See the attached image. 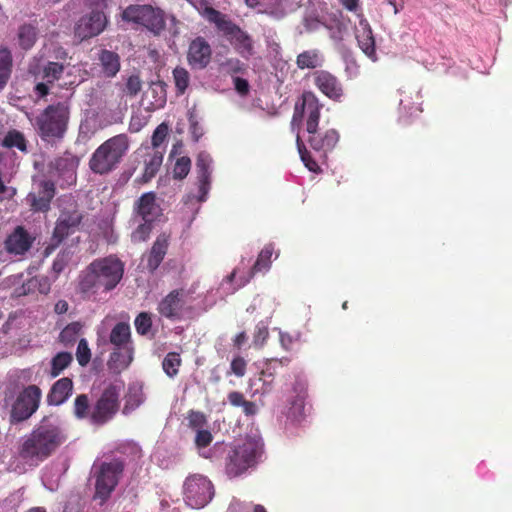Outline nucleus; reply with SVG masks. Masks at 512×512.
Masks as SVG:
<instances>
[{
	"label": "nucleus",
	"instance_id": "obj_1",
	"mask_svg": "<svg viewBox=\"0 0 512 512\" xmlns=\"http://www.w3.org/2000/svg\"><path fill=\"white\" fill-rule=\"evenodd\" d=\"M67 439L61 422L54 417L44 418L24 439L19 454L30 463L48 458Z\"/></svg>",
	"mask_w": 512,
	"mask_h": 512
},
{
	"label": "nucleus",
	"instance_id": "obj_2",
	"mask_svg": "<svg viewBox=\"0 0 512 512\" xmlns=\"http://www.w3.org/2000/svg\"><path fill=\"white\" fill-rule=\"evenodd\" d=\"M320 118V106L311 93L304 94L301 102L296 103L291 122L292 130L299 127L306 120V130L310 136L309 143L316 151H331L339 141V134L335 129L327 130L324 134H316Z\"/></svg>",
	"mask_w": 512,
	"mask_h": 512
},
{
	"label": "nucleus",
	"instance_id": "obj_3",
	"mask_svg": "<svg viewBox=\"0 0 512 512\" xmlns=\"http://www.w3.org/2000/svg\"><path fill=\"white\" fill-rule=\"evenodd\" d=\"M37 135L44 141H56L64 137L70 119V107L67 102L48 105L37 115L24 110Z\"/></svg>",
	"mask_w": 512,
	"mask_h": 512
},
{
	"label": "nucleus",
	"instance_id": "obj_4",
	"mask_svg": "<svg viewBox=\"0 0 512 512\" xmlns=\"http://www.w3.org/2000/svg\"><path fill=\"white\" fill-rule=\"evenodd\" d=\"M124 272L123 263L114 256L93 261L81 276L79 289L85 294L96 293L100 288L113 289L121 280Z\"/></svg>",
	"mask_w": 512,
	"mask_h": 512
},
{
	"label": "nucleus",
	"instance_id": "obj_5",
	"mask_svg": "<svg viewBox=\"0 0 512 512\" xmlns=\"http://www.w3.org/2000/svg\"><path fill=\"white\" fill-rule=\"evenodd\" d=\"M263 441L258 431H251L235 442L227 452L225 470L229 477H237L255 466L263 454Z\"/></svg>",
	"mask_w": 512,
	"mask_h": 512
},
{
	"label": "nucleus",
	"instance_id": "obj_6",
	"mask_svg": "<svg viewBox=\"0 0 512 512\" xmlns=\"http://www.w3.org/2000/svg\"><path fill=\"white\" fill-rule=\"evenodd\" d=\"M210 23H213L218 32L232 45L234 50L244 59H249L255 54L252 37L231 19L220 11L205 6L200 12Z\"/></svg>",
	"mask_w": 512,
	"mask_h": 512
},
{
	"label": "nucleus",
	"instance_id": "obj_7",
	"mask_svg": "<svg viewBox=\"0 0 512 512\" xmlns=\"http://www.w3.org/2000/svg\"><path fill=\"white\" fill-rule=\"evenodd\" d=\"M130 148L126 134H118L103 142L91 155L89 168L99 175L114 171L122 162Z\"/></svg>",
	"mask_w": 512,
	"mask_h": 512
},
{
	"label": "nucleus",
	"instance_id": "obj_8",
	"mask_svg": "<svg viewBox=\"0 0 512 512\" xmlns=\"http://www.w3.org/2000/svg\"><path fill=\"white\" fill-rule=\"evenodd\" d=\"M124 464L119 459H111L95 463L92 467V473L95 478V495L100 504L104 503L117 486L123 473Z\"/></svg>",
	"mask_w": 512,
	"mask_h": 512
},
{
	"label": "nucleus",
	"instance_id": "obj_9",
	"mask_svg": "<svg viewBox=\"0 0 512 512\" xmlns=\"http://www.w3.org/2000/svg\"><path fill=\"white\" fill-rule=\"evenodd\" d=\"M214 494L213 483L203 474H190L183 482V500L192 509H201L207 506L213 499Z\"/></svg>",
	"mask_w": 512,
	"mask_h": 512
},
{
	"label": "nucleus",
	"instance_id": "obj_10",
	"mask_svg": "<svg viewBox=\"0 0 512 512\" xmlns=\"http://www.w3.org/2000/svg\"><path fill=\"white\" fill-rule=\"evenodd\" d=\"M123 20L142 25L154 34H159L165 26L163 12L148 5H132L122 13Z\"/></svg>",
	"mask_w": 512,
	"mask_h": 512
},
{
	"label": "nucleus",
	"instance_id": "obj_11",
	"mask_svg": "<svg viewBox=\"0 0 512 512\" xmlns=\"http://www.w3.org/2000/svg\"><path fill=\"white\" fill-rule=\"evenodd\" d=\"M42 392L38 386L26 387L17 397L11 409V421L21 422L31 417L38 409Z\"/></svg>",
	"mask_w": 512,
	"mask_h": 512
},
{
	"label": "nucleus",
	"instance_id": "obj_12",
	"mask_svg": "<svg viewBox=\"0 0 512 512\" xmlns=\"http://www.w3.org/2000/svg\"><path fill=\"white\" fill-rule=\"evenodd\" d=\"M119 394L120 387L116 385H111L103 391L90 413L92 423L101 425L112 419L118 410Z\"/></svg>",
	"mask_w": 512,
	"mask_h": 512
},
{
	"label": "nucleus",
	"instance_id": "obj_13",
	"mask_svg": "<svg viewBox=\"0 0 512 512\" xmlns=\"http://www.w3.org/2000/svg\"><path fill=\"white\" fill-rule=\"evenodd\" d=\"M272 254H273V246L271 244L269 245H266L262 250L261 252L259 253L258 255V258L252 268V270L249 272V275L248 277L246 278H240L239 279V282L233 286L232 285V282L234 281L235 279V276H236V270H234L230 275H228L226 277V279L222 282L221 284V289L226 293V294H232L234 293L236 290H238L239 288L243 287L244 285H246L250 279L253 277V275L257 272H262V271H268L269 268H270V264H271V257H272Z\"/></svg>",
	"mask_w": 512,
	"mask_h": 512
},
{
	"label": "nucleus",
	"instance_id": "obj_14",
	"mask_svg": "<svg viewBox=\"0 0 512 512\" xmlns=\"http://www.w3.org/2000/svg\"><path fill=\"white\" fill-rule=\"evenodd\" d=\"M107 25V17L103 11H91L82 16L75 26V36L83 41L99 35Z\"/></svg>",
	"mask_w": 512,
	"mask_h": 512
},
{
	"label": "nucleus",
	"instance_id": "obj_15",
	"mask_svg": "<svg viewBox=\"0 0 512 512\" xmlns=\"http://www.w3.org/2000/svg\"><path fill=\"white\" fill-rule=\"evenodd\" d=\"M212 49L209 42L198 36L194 38L188 47L187 61L193 69L202 70L211 62Z\"/></svg>",
	"mask_w": 512,
	"mask_h": 512
},
{
	"label": "nucleus",
	"instance_id": "obj_16",
	"mask_svg": "<svg viewBox=\"0 0 512 512\" xmlns=\"http://www.w3.org/2000/svg\"><path fill=\"white\" fill-rule=\"evenodd\" d=\"M159 215L160 207L156 203V196L153 192H148L135 202L132 222H138V219L153 222Z\"/></svg>",
	"mask_w": 512,
	"mask_h": 512
},
{
	"label": "nucleus",
	"instance_id": "obj_17",
	"mask_svg": "<svg viewBox=\"0 0 512 512\" xmlns=\"http://www.w3.org/2000/svg\"><path fill=\"white\" fill-rule=\"evenodd\" d=\"M212 157L207 152H200L196 159L197 178L199 182L198 200L204 202L210 189Z\"/></svg>",
	"mask_w": 512,
	"mask_h": 512
},
{
	"label": "nucleus",
	"instance_id": "obj_18",
	"mask_svg": "<svg viewBox=\"0 0 512 512\" xmlns=\"http://www.w3.org/2000/svg\"><path fill=\"white\" fill-rule=\"evenodd\" d=\"M82 219L81 213L72 205L70 210H63L57 220L53 238L62 241L70 233L74 232Z\"/></svg>",
	"mask_w": 512,
	"mask_h": 512
},
{
	"label": "nucleus",
	"instance_id": "obj_19",
	"mask_svg": "<svg viewBox=\"0 0 512 512\" xmlns=\"http://www.w3.org/2000/svg\"><path fill=\"white\" fill-rule=\"evenodd\" d=\"M357 17L359 18V21L358 24L355 25V37L358 45L366 56L371 60L376 61L375 41L370 25L361 15H358Z\"/></svg>",
	"mask_w": 512,
	"mask_h": 512
},
{
	"label": "nucleus",
	"instance_id": "obj_20",
	"mask_svg": "<svg viewBox=\"0 0 512 512\" xmlns=\"http://www.w3.org/2000/svg\"><path fill=\"white\" fill-rule=\"evenodd\" d=\"M141 157H144V172L142 175L143 182H149L157 174L163 162V152L159 149L150 148V146H142L138 149Z\"/></svg>",
	"mask_w": 512,
	"mask_h": 512
},
{
	"label": "nucleus",
	"instance_id": "obj_21",
	"mask_svg": "<svg viewBox=\"0 0 512 512\" xmlns=\"http://www.w3.org/2000/svg\"><path fill=\"white\" fill-rule=\"evenodd\" d=\"M38 191H32L27 196V202L36 211H45L49 208L54 196V184L50 181H41L37 184Z\"/></svg>",
	"mask_w": 512,
	"mask_h": 512
},
{
	"label": "nucleus",
	"instance_id": "obj_22",
	"mask_svg": "<svg viewBox=\"0 0 512 512\" xmlns=\"http://www.w3.org/2000/svg\"><path fill=\"white\" fill-rule=\"evenodd\" d=\"M315 85L327 97L333 100H339L343 94V89L337 78L327 71H318L314 75Z\"/></svg>",
	"mask_w": 512,
	"mask_h": 512
},
{
	"label": "nucleus",
	"instance_id": "obj_23",
	"mask_svg": "<svg viewBox=\"0 0 512 512\" xmlns=\"http://www.w3.org/2000/svg\"><path fill=\"white\" fill-rule=\"evenodd\" d=\"M33 239L22 228L17 227L5 240V248L11 255H23L31 247Z\"/></svg>",
	"mask_w": 512,
	"mask_h": 512
},
{
	"label": "nucleus",
	"instance_id": "obj_24",
	"mask_svg": "<svg viewBox=\"0 0 512 512\" xmlns=\"http://www.w3.org/2000/svg\"><path fill=\"white\" fill-rule=\"evenodd\" d=\"M78 165L79 158L70 153H66L50 163V167L54 169L59 176H62L70 183L75 181V172Z\"/></svg>",
	"mask_w": 512,
	"mask_h": 512
},
{
	"label": "nucleus",
	"instance_id": "obj_25",
	"mask_svg": "<svg viewBox=\"0 0 512 512\" xmlns=\"http://www.w3.org/2000/svg\"><path fill=\"white\" fill-rule=\"evenodd\" d=\"M275 370L267 366L261 373L249 380V389L252 396H265L272 391Z\"/></svg>",
	"mask_w": 512,
	"mask_h": 512
},
{
	"label": "nucleus",
	"instance_id": "obj_26",
	"mask_svg": "<svg viewBox=\"0 0 512 512\" xmlns=\"http://www.w3.org/2000/svg\"><path fill=\"white\" fill-rule=\"evenodd\" d=\"M184 293L182 291H172L164 299L161 300L158 306V311L162 316L167 318H176L184 305Z\"/></svg>",
	"mask_w": 512,
	"mask_h": 512
},
{
	"label": "nucleus",
	"instance_id": "obj_27",
	"mask_svg": "<svg viewBox=\"0 0 512 512\" xmlns=\"http://www.w3.org/2000/svg\"><path fill=\"white\" fill-rule=\"evenodd\" d=\"M72 391V380L68 377L61 378L51 387L47 401L50 405H61L72 395Z\"/></svg>",
	"mask_w": 512,
	"mask_h": 512
},
{
	"label": "nucleus",
	"instance_id": "obj_28",
	"mask_svg": "<svg viewBox=\"0 0 512 512\" xmlns=\"http://www.w3.org/2000/svg\"><path fill=\"white\" fill-rule=\"evenodd\" d=\"M109 343L114 348H132L131 330L126 322L116 323L109 334Z\"/></svg>",
	"mask_w": 512,
	"mask_h": 512
},
{
	"label": "nucleus",
	"instance_id": "obj_29",
	"mask_svg": "<svg viewBox=\"0 0 512 512\" xmlns=\"http://www.w3.org/2000/svg\"><path fill=\"white\" fill-rule=\"evenodd\" d=\"M132 348H114V351L110 354L108 361L109 368L115 372H121L126 369L133 360Z\"/></svg>",
	"mask_w": 512,
	"mask_h": 512
},
{
	"label": "nucleus",
	"instance_id": "obj_30",
	"mask_svg": "<svg viewBox=\"0 0 512 512\" xmlns=\"http://www.w3.org/2000/svg\"><path fill=\"white\" fill-rule=\"evenodd\" d=\"M296 393L294 399L290 402L288 410V417L293 421H299L305 416V397L306 391L302 384H297L294 387Z\"/></svg>",
	"mask_w": 512,
	"mask_h": 512
},
{
	"label": "nucleus",
	"instance_id": "obj_31",
	"mask_svg": "<svg viewBox=\"0 0 512 512\" xmlns=\"http://www.w3.org/2000/svg\"><path fill=\"white\" fill-rule=\"evenodd\" d=\"M144 402L143 386L139 382L131 383L128 387L123 414H129Z\"/></svg>",
	"mask_w": 512,
	"mask_h": 512
},
{
	"label": "nucleus",
	"instance_id": "obj_32",
	"mask_svg": "<svg viewBox=\"0 0 512 512\" xmlns=\"http://www.w3.org/2000/svg\"><path fill=\"white\" fill-rule=\"evenodd\" d=\"M15 173L14 166L0 167V200H8L15 196L16 188L10 185Z\"/></svg>",
	"mask_w": 512,
	"mask_h": 512
},
{
	"label": "nucleus",
	"instance_id": "obj_33",
	"mask_svg": "<svg viewBox=\"0 0 512 512\" xmlns=\"http://www.w3.org/2000/svg\"><path fill=\"white\" fill-rule=\"evenodd\" d=\"M323 55L317 49H311L300 53L297 56L296 64L300 69H314L322 66Z\"/></svg>",
	"mask_w": 512,
	"mask_h": 512
},
{
	"label": "nucleus",
	"instance_id": "obj_34",
	"mask_svg": "<svg viewBox=\"0 0 512 512\" xmlns=\"http://www.w3.org/2000/svg\"><path fill=\"white\" fill-rule=\"evenodd\" d=\"M167 245L168 243L165 235L157 237L148 258V268L151 271L155 270L163 260L164 255L166 254Z\"/></svg>",
	"mask_w": 512,
	"mask_h": 512
},
{
	"label": "nucleus",
	"instance_id": "obj_35",
	"mask_svg": "<svg viewBox=\"0 0 512 512\" xmlns=\"http://www.w3.org/2000/svg\"><path fill=\"white\" fill-rule=\"evenodd\" d=\"M99 60L101 62L103 73L107 77L115 76L120 69L119 57L112 51L103 50L100 54Z\"/></svg>",
	"mask_w": 512,
	"mask_h": 512
},
{
	"label": "nucleus",
	"instance_id": "obj_36",
	"mask_svg": "<svg viewBox=\"0 0 512 512\" xmlns=\"http://www.w3.org/2000/svg\"><path fill=\"white\" fill-rule=\"evenodd\" d=\"M32 73L37 77L45 80L47 83H53L58 80L64 71V66L57 62H47L41 70L36 72L31 70Z\"/></svg>",
	"mask_w": 512,
	"mask_h": 512
},
{
	"label": "nucleus",
	"instance_id": "obj_37",
	"mask_svg": "<svg viewBox=\"0 0 512 512\" xmlns=\"http://www.w3.org/2000/svg\"><path fill=\"white\" fill-rule=\"evenodd\" d=\"M52 280L48 276H36L29 279L22 286V294L38 291L41 294H48L51 289Z\"/></svg>",
	"mask_w": 512,
	"mask_h": 512
},
{
	"label": "nucleus",
	"instance_id": "obj_38",
	"mask_svg": "<svg viewBox=\"0 0 512 512\" xmlns=\"http://www.w3.org/2000/svg\"><path fill=\"white\" fill-rule=\"evenodd\" d=\"M228 401L232 406L242 407L246 416H254L258 412L257 405L254 402L247 401L240 392H230L228 394Z\"/></svg>",
	"mask_w": 512,
	"mask_h": 512
},
{
	"label": "nucleus",
	"instance_id": "obj_39",
	"mask_svg": "<svg viewBox=\"0 0 512 512\" xmlns=\"http://www.w3.org/2000/svg\"><path fill=\"white\" fill-rule=\"evenodd\" d=\"M12 55L7 48L0 49V90H2L11 75Z\"/></svg>",
	"mask_w": 512,
	"mask_h": 512
},
{
	"label": "nucleus",
	"instance_id": "obj_40",
	"mask_svg": "<svg viewBox=\"0 0 512 512\" xmlns=\"http://www.w3.org/2000/svg\"><path fill=\"white\" fill-rule=\"evenodd\" d=\"M18 39L19 44L23 49H30L35 44L37 39L36 28L32 25H22L19 28Z\"/></svg>",
	"mask_w": 512,
	"mask_h": 512
},
{
	"label": "nucleus",
	"instance_id": "obj_41",
	"mask_svg": "<svg viewBox=\"0 0 512 512\" xmlns=\"http://www.w3.org/2000/svg\"><path fill=\"white\" fill-rule=\"evenodd\" d=\"M72 355L68 352H60L51 361V377H57L72 362Z\"/></svg>",
	"mask_w": 512,
	"mask_h": 512
},
{
	"label": "nucleus",
	"instance_id": "obj_42",
	"mask_svg": "<svg viewBox=\"0 0 512 512\" xmlns=\"http://www.w3.org/2000/svg\"><path fill=\"white\" fill-rule=\"evenodd\" d=\"M3 146L7 148H18L20 151H26V139L20 131L17 130H11L9 131L3 141Z\"/></svg>",
	"mask_w": 512,
	"mask_h": 512
},
{
	"label": "nucleus",
	"instance_id": "obj_43",
	"mask_svg": "<svg viewBox=\"0 0 512 512\" xmlns=\"http://www.w3.org/2000/svg\"><path fill=\"white\" fill-rule=\"evenodd\" d=\"M173 78L178 94H184L190 83V74L183 67H176L173 70Z\"/></svg>",
	"mask_w": 512,
	"mask_h": 512
},
{
	"label": "nucleus",
	"instance_id": "obj_44",
	"mask_svg": "<svg viewBox=\"0 0 512 512\" xmlns=\"http://www.w3.org/2000/svg\"><path fill=\"white\" fill-rule=\"evenodd\" d=\"M151 223L141 219H138V222H133L134 225H137V228L132 232L131 240L134 243L145 241L151 232Z\"/></svg>",
	"mask_w": 512,
	"mask_h": 512
},
{
	"label": "nucleus",
	"instance_id": "obj_45",
	"mask_svg": "<svg viewBox=\"0 0 512 512\" xmlns=\"http://www.w3.org/2000/svg\"><path fill=\"white\" fill-rule=\"evenodd\" d=\"M82 324L80 322H73L68 324L60 333V340L64 344L72 343L76 340L81 332Z\"/></svg>",
	"mask_w": 512,
	"mask_h": 512
},
{
	"label": "nucleus",
	"instance_id": "obj_46",
	"mask_svg": "<svg viewBox=\"0 0 512 512\" xmlns=\"http://www.w3.org/2000/svg\"><path fill=\"white\" fill-rule=\"evenodd\" d=\"M180 363L181 360L179 354L172 352L166 355L163 360L162 367L169 377H173L178 373Z\"/></svg>",
	"mask_w": 512,
	"mask_h": 512
},
{
	"label": "nucleus",
	"instance_id": "obj_47",
	"mask_svg": "<svg viewBox=\"0 0 512 512\" xmlns=\"http://www.w3.org/2000/svg\"><path fill=\"white\" fill-rule=\"evenodd\" d=\"M191 168V160L189 157L183 156L176 160L173 168V176L176 179H184Z\"/></svg>",
	"mask_w": 512,
	"mask_h": 512
},
{
	"label": "nucleus",
	"instance_id": "obj_48",
	"mask_svg": "<svg viewBox=\"0 0 512 512\" xmlns=\"http://www.w3.org/2000/svg\"><path fill=\"white\" fill-rule=\"evenodd\" d=\"M74 414L77 418L83 419L89 415V400L84 394L76 397L74 401Z\"/></svg>",
	"mask_w": 512,
	"mask_h": 512
},
{
	"label": "nucleus",
	"instance_id": "obj_49",
	"mask_svg": "<svg viewBox=\"0 0 512 512\" xmlns=\"http://www.w3.org/2000/svg\"><path fill=\"white\" fill-rule=\"evenodd\" d=\"M297 147L303 161L304 165L312 172H317L319 170L318 164L309 156L304 144L302 143L299 134H297Z\"/></svg>",
	"mask_w": 512,
	"mask_h": 512
},
{
	"label": "nucleus",
	"instance_id": "obj_50",
	"mask_svg": "<svg viewBox=\"0 0 512 512\" xmlns=\"http://www.w3.org/2000/svg\"><path fill=\"white\" fill-rule=\"evenodd\" d=\"M220 68L228 74H238L245 70V65L238 58H228L220 64Z\"/></svg>",
	"mask_w": 512,
	"mask_h": 512
},
{
	"label": "nucleus",
	"instance_id": "obj_51",
	"mask_svg": "<svg viewBox=\"0 0 512 512\" xmlns=\"http://www.w3.org/2000/svg\"><path fill=\"white\" fill-rule=\"evenodd\" d=\"M77 361L81 366H85L89 363L91 358V352L88 347L86 339H81L77 346L76 351Z\"/></svg>",
	"mask_w": 512,
	"mask_h": 512
},
{
	"label": "nucleus",
	"instance_id": "obj_52",
	"mask_svg": "<svg viewBox=\"0 0 512 512\" xmlns=\"http://www.w3.org/2000/svg\"><path fill=\"white\" fill-rule=\"evenodd\" d=\"M251 8H258L259 12H267L278 6L279 0H245Z\"/></svg>",
	"mask_w": 512,
	"mask_h": 512
},
{
	"label": "nucleus",
	"instance_id": "obj_53",
	"mask_svg": "<svg viewBox=\"0 0 512 512\" xmlns=\"http://www.w3.org/2000/svg\"><path fill=\"white\" fill-rule=\"evenodd\" d=\"M268 326L263 321L259 322L255 328L253 343L255 346H263L268 338Z\"/></svg>",
	"mask_w": 512,
	"mask_h": 512
},
{
	"label": "nucleus",
	"instance_id": "obj_54",
	"mask_svg": "<svg viewBox=\"0 0 512 512\" xmlns=\"http://www.w3.org/2000/svg\"><path fill=\"white\" fill-rule=\"evenodd\" d=\"M168 135V126L165 123L160 124L152 135V146L150 148L159 149Z\"/></svg>",
	"mask_w": 512,
	"mask_h": 512
},
{
	"label": "nucleus",
	"instance_id": "obj_55",
	"mask_svg": "<svg viewBox=\"0 0 512 512\" xmlns=\"http://www.w3.org/2000/svg\"><path fill=\"white\" fill-rule=\"evenodd\" d=\"M152 321L147 313H140L135 319V327L139 334L145 335L151 328Z\"/></svg>",
	"mask_w": 512,
	"mask_h": 512
},
{
	"label": "nucleus",
	"instance_id": "obj_56",
	"mask_svg": "<svg viewBox=\"0 0 512 512\" xmlns=\"http://www.w3.org/2000/svg\"><path fill=\"white\" fill-rule=\"evenodd\" d=\"M142 88V82L140 78L136 75H131L125 85V92L130 96H135L140 92Z\"/></svg>",
	"mask_w": 512,
	"mask_h": 512
},
{
	"label": "nucleus",
	"instance_id": "obj_57",
	"mask_svg": "<svg viewBox=\"0 0 512 512\" xmlns=\"http://www.w3.org/2000/svg\"><path fill=\"white\" fill-rule=\"evenodd\" d=\"M69 259L70 258L68 253L63 252L57 255L52 265V270L55 274L54 278H56L57 275L63 271Z\"/></svg>",
	"mask_w": 512,
	"mask_h": 512
},
{
	"label": "nucleus",
	"instance_id": "obj_58",
	"mask_svg": "<svg viewBox=\"0 0 512 512\" xmlns=\"http://www.w3.org/2000/svg\"><path fill=\"white\" fill-rule=\"evenodd\" d=\"M188 420L190 426L197 430L201 429L206 423L205 415L201 412L191 411Z\"/></svg>",
	"mask_w": 512,
	"mask_h": 512
},
{
	"label": "nucleus",
	"instance_id": "obj_59",
	"mask_svg": "<svg viewBox=\"0 0 512 512\" xmlns=\"http://www.w3.org/2000/svg\"><path fill=\"white\" fill-rule=\"evenodd\" d=\"M212 441V434L208 430L199 429L197 430L196 437H195V443L196 445L201 448H205L208 446Z\"/></svg>",
	"mask_w": 512,
	"mask_h": 512
},
{
	"label": "nucleus",
	"instance_id": "obj_60",
	"mask_svg": "<svg viewBox=\"0 0 512 512\" xmlns=\"http://www.w3.org/2000/svg\"><path fill=\"white\" fill-rule=\"evenodd\" d=\"M231 370L238 377L244 376L246 371V361L241 357L234 358L231 362Z\"/></svg>",
	"mask_w": 512,
	"mask_h": 512
},
{
	"label": "nucleus",
	"instance_id": "obj_61",
	"mask_svg": "<svg viewBox=\"0 0 512 512\" xmlns=\"http://www.w3.org/2000/svg\"><path fill=\"white\" fill-rule=\"evenodd\" d=\"M233 81H234V87L240 95L244 96V95L248 94L249 83L247 80L240 78V77H235L233 79Z\"/></svg>",
	"mask_w": 512,
	"mask_h": 512
},
{
	"label": "nucleus",
	"instance_id": "obj_62",
	"mask_svg": "<svg viewBox=\"0 0 512 512\" xmlns=\"http://www.w3.org/2000/svg\"><path fill=\"white\" fill-rule=\"evenodd\" d=\"M109 0H86L87 5L92 11H103L108 5Z\"/></svg>",
	"mask_w": 512,
	"mask_h": 512
},
{
	"label": "nucleus",
	"instance_id": "obj_63",
	"mask_svg": "<svg viewBox=\"0 0 512 512\" xmlns=\"http://www.w3.org/2000/svg\"><path fill=\"white\" fill-rule=\"evenodd\" d=\"M49 83L45 82H39L34 87V92L37 95L38 98H43L48 95L49 93Z\"/></svg>",
	"mask_w": 512,
	"mask_h": 512
},
{
	"label": "nucleus",
	"instance_id": "obj_64",
	"mask_svg": "<svg viewBox=\"0 0 512 512\" xmlns=\"http://www.w3.org/2000/svg\"><path fill=\"white\" fill-rule=\"evenodd\" d=\"M280 334V343H281V346L288 350L292 343H293V337L291 335H289L288 333H284V332H279Z\"/></svg>",
	"mask_w": 512,
	"mask_h": 512
}]
</instances>
